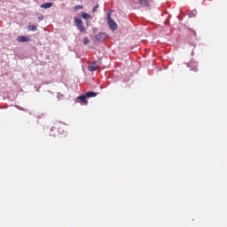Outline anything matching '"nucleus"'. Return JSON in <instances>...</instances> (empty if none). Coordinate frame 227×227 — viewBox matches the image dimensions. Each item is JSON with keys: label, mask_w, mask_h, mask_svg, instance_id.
<instances>
[{"label": "nucleus", "mask_w": 227, "mask_h": 227, "mask_svg": "<svg viewBox=\"0 0 227 227\" xmlns=\"http://www.w3.org/2000/svg\"><path fill=\"white\" fill-rule=\"evenodd\" d=\"M82 19H90V14H88V13H82Z\"/></svg>", "instance_id": "14"}, {"label": "nucleus", "mask_w": 227, "mask_h": 227, "mask_svg": "<svg viewBox=\"0 0 227 227\" xmlns=\"http://www.w3.org/2000/svg\"><path fill=\"white\" fill-rule=\"evenodd\" d=\"M30 41H31V39L27 36H24V35L18 36V42H20V43L30 42Z\"/></svg>", "instance_id": "7"}, {"label": "nucleus", "mask_w": 227, "mask_h": 227, "mask_svg": "<svg viewBox=\"0 0 227 227\" xmlns=\"http://www.w3.org/2000/svg\"><path fill=\"white\" fill-rule=\"evenodd\" d=\"M65 136H67V132L65 133Z\"/></svg>", "instance_id": "16"}, {"label": "nucleus", "mask_w": 227, "mask_h": 227, "mask_svg": "<svg viewBox=\"0 0 227 227\" xmlns=\"http://www.w3.org/2000/svg\"><path fill=\"white\" fill-rule=\"evenodd\" d=\"M98 8V4L95 5L93 8V12H97V9Z\"/></svg>", "instance_id": "15"}, {"label": "nucleus", "mask_w": 227, "mask_h": 227, "mask_svg": "<svg viewBox=\"0 0 227 227\" xmlns=\"http://www.w3.org/2000/svg\"><path fill=\"white\" fill-rule=\"evenodd\" d=\"M74 22L80 33H86V27H84V23L82 22V20H81L80 18H76L74 19Z\"/></svg>", "instance_id": "1"}, {"label": "nucleus", "mask_w": 227, "mask_h": 227, "mask_svg": "<svg viewBox=\"0 0 227 227\" xmlns=\"http://www.w3.org/2000/svg\"><path fill=\"white\" fill-rule=\"evenodd\" d=\"M82 42L84 45H88V43H90V39L88 37H84L82 39Z\"/></svg>", "instance_id": "13"}, {"label": "nucleus", "mask_w": 227, "mask_h": 227, "mask_svg": "<svg viewBox=\"0 0 227 227\" xmlns=\"http://www.w3.org/2000/svg\"><path fill=\"white\" fill-rule=\"evenodd\" d=\"M85 96L87 97V98H92L93 97H97V92L89 91L85 93Z\"/></svg>", "instance_id": "8"}, {"label": "nucleus", "mask_w": 227, "mask_h": 227, "mask_svg": "<svg viewBox=\"0 0 227 227\" xmlns=\"http://www.w3.org/2000/svg\"><path fill=\"white\" fill-rule=\"evenodd\" d=\"M106 38H107V34L106 33H99L95 35V40H97V42H104V40H106Z\"/></svg>", "instance_id": "4"}, {"label": "nucleus", "mask_w": 227, "mask_h": 227, "mask_svg": "<svg viewBox=\"0 0 227 227\" xmlns=\"http://www.w3.org/2000/svg\"><path fill=\"white\" fill-rule=\"evenodd\" d=\"M82 8H84V6L82 5H76L74 7V12H79V10H82Z\"/></svg>", "instance_id": "12"}, {"label": "nucleus", "mask_w": 227, "mask_h": 227, "mask_svg": "<svg viewBox=\"0 0 227 227\" xmlns=\"http://www.w3.org/2000/svg\"><path fill=\"white\" fill-rule=\"evenodd\" d=\"M139 4H142V6H148V0H139Z\"/></svg>", "instance_id": "10"}, {"label": "nucleus", "mask_w": 227, "mask_h": 227, "mask_svg": "<svg viewBox=\"0 0 227 227\" xmlns=\"http://www.w3.org/2000/svg\"><path fill=\"white\" fill-rule=\"evenodd\" d=\"M52 6V3H46L41 5V8H44V10H47V8H51Z\"/></svg>", "instance_id": "9"}, {"label": "nucleus", "mask_w": 227, "mask_h": 227, "mask_svg": "<svg viewBox=\"0 0 227 227\" xmlns=\"http://www.w3.org/2000/svg\"><path fill=\"white\" fill-rule=\"evenodd\" d=\"M28 29H29V31H36V29H38V27L35 25H30V26H28Z\"/></svg>", "instance_id": "11"}, {"label": "nucleus", "mask_w": 227, "mask_h": 227, "mask_svg": "<svg viewBox=\"0 0 227 227\" xmlns=\"http://www.w3.org/2000/svg\"><path fill=\"white\" fill-rule=\"evenodd\" d=\"M87 98V96L86 94L85 95H82V96H79L76 100H80L82 105L84 106L86 104H88V99Z\"/></svg>", "instance_id": "5"}, {"label": "nucleus", "mask_w": 227, "mask_h": 227, "mask_svg": "<svg viewBox=\"0 0 227 227\" xmlns=\"http://www.w3.org/2000/svg\"><path fill=\"white\" fill-rule=\"evenodd\" d=\"M188 68H191L192 72H198V62L191 60L186 64Z\"/></svg>", "instance_id": "3"}, {"label": "nucleus", "mask_w": 227, "mask_h": 227, "mask_svg": "<svg viewBox=\"0 0 227 227\" xmlns=\"http://www.w3.org/2000/svg\"><path fill=\"white\" fill-rule=\"evenodd\" d=\"M90 72H95L98 70V64L97 62L92 63L88 67Z\"/></svg>", "instance_id": "6"}, {"label": "nucleus", "mask_w": 227, "mask_h": 227, "mask_svg": "<svg viewBox=\"0 0 227 227\" xmlns=\"http://www.w3.org/2000/svg\"><path fill=\"white\" fill-rule=\"evenodd\" d=\"M107 22H108V26H109L110 29H112V31H115V29H118V24H116V22L114 21V20H112L111 13L107 14Z\"/></svg>", "instance_id": "2"}]
</instances>
